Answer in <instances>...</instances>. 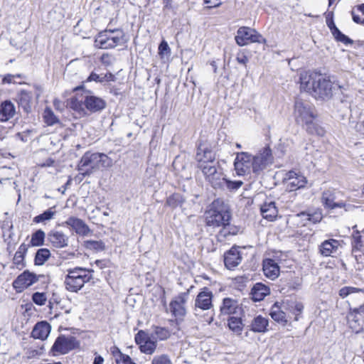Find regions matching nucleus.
<instances>
[{
    "label": "nucleus",
    "instance_id": "49",
    "mask_svg": "<svg viewBox=\"0 0 364 364\" xmlns=\"http://www.w3.org/2000/svg\"><path fill=\"white\" fill-rule=\"evenodd\" d=\"M154 333L159 340H166L170 336L168 330L163 327H156Z\"/></svg>",
    "mask_w": 364,
    "mask_h": 364
},
{
    "label": "nucleus",
    "instance_id": "55",
    "mask_svg": "<svg viewBox=\"0 0 364 364\" xmlns=\"http://www.w3.org/2000/svg\"><path fill=\"white\" fill-rule=\"evenodd\" d=\"M100 60L103 65L109 66L113 64L114 58L108 53H105L101 56Z\"/></svg>",
    "mask_w": 364,
    "mask_h": 364
},
{
    "label": "nucleus",
    "instance_id": "51",
    "mask_svg": "<svg viewBox=\"0 0 364 364\" xmlns=\"http://www.w3.org/2000/svg\"><path fill=\"white\" fill-rule=\"evenodd\" d=\"M243 184V182L241 181H230L225 178V186H226L227 188L230 191H236L238 188H240L242 185Z\"/></svg>",
    "mask_w": 364,
    "mask_h": 364
},
{
    "label": "nucleus",
    "instance_id": "32",
    "mask_svg": "<svg viewBox=\"0 0 364 364\" xmlns=\"http://www.w3.org/2000/svg\"><path fill=\"white\" fill-rule=\"evenodd\" d=\"M261 213L264 218L270 221L277 216L278 210L274 202L264 203L260 208Z\"/></svg>",
    "mask_w": 364,
    "mask_h": 364
},
{
    "label": "nucleus",
    "instance_id": "18",
    "mask_svg": "<svg viewBox=\"0 0 364 364\" xmlns=\"http://www.w3.org/2000/svg\"><path fill=\"white\" fill-rule=\"evenodd\" d=\"M47 240L52 247L62 249L68 246L69 237L62 231L52 230L47 234Z\"/></svg>",
    "mask_w": 364,
    "mask_h": 364
},
{
    "label": "nucleus",
    "instance_id": "31",
    "mask_svg": "<svg viewBox=\"0 0 364 364\" xmlns=\"http://www.w3.org/2000/svg\"><path fill=\"white\" fill-rule=\"evenodd\" d=\"M269 321L261 315L255 316L249 326L250 330L255 333H265L267 331Z\"/></svg>",
    "mask_w": 364,
    "mask_h": 364
},
{
    "label": "nucleus",
    "instance_id": "64",
    "mask_svg": "<svg viewBox=\"0 0 364 364\" xmlns=\"http://www.w3.org/2000/svg\"><path fill=\"white\" fill-rule=\"evenodd\" d=\"M104 358L101 355H96L92 364H103Z\"/></svg>",
    "mask_w": 364,
    "mask_h": 364
},
{
    "label": "nucleus",
    "instance_id": "7",
    "mask_svg": "<svg viewBox=\"0 0 364 364\" xmlns=\"http://www.w3.org/2000/svg\"><path fill=\"white\" fill-rule=\"evenodd\" d=\"M100 153L84 154L77 164V170L83 176H89L100 168Z\"/></svg>",
    "mask_w": 364,
    "mask_h": 364
},
{
    "label": "nucleus",
    "instance_id": "54",
    "mask_svg": "<svg viewBox=\"0 0 364 364\" xmlns=\"http://www.w3.org/2000/svg\"><path fill=\"white\" fill-rule=\"evenodd\" d=\"M363 235H360L359 231H356L353 235V244L356 248H359L363 246Z\"/></svg>",
    "mask_w": 364,
    "mask_h": 364
},
{
    "label": "nucleus",
    "instance_id": "6",
    "mask_svg": "<svg viewBox=\"0 0 364 364\" xmlns=\"http://www.w3.org/2000/svg\"><path fill=\"white\" fill-rule=\"evenodd\" d=\"M198 167L201 169L205 179L214 188H223L225 183V178L223 176L222 168L218 164H200Z\"/></svg>",
    "mask_w": 364,
    "mask_h": 364
},
{
    "label": "nucleus",
    "instance_id": "63",
    "mask_svg": "<svg viewBox=\"0 0 364 364\" xmlns=\"http://www.w3.org/2000/svg\"><path fill=\"white\" fill-rule=\"evenodd\" d=\"M326 24L328 26V27L329 28L331 33H333V31H334V28H338L336 27V26L335 25L334 22H333V20L332 18H326Z\"/></svg>",
    "mask_w": 364,
    "mask_h": 364
},
{
    "label": "nucleus",
    "instance_id": "45",
    "mask_svg": "<svg viewBox=\"0 0 364 364\" xmlns=\"http://www.w3.org/2000/svg\"><path fill=\"white\" fill-rule=\"evenodd\" d=\"M332 35L337 41L343 43L345 45L353 44V40L343 34L338 28H334Z\"/></svg>",
    "mask_w": 364,
    "mask_h": 364
},
{
    "label": "nucleus",
    "instance_id": "20",
    "mask_svg": "<svg viewBox=\"0 0 364 364\" xmlns=\"http://www.w3.org/2000/svg\"><path fill=\"white\" fill-rule=\"evenodd\" d=\"M66 225L70 227L75 232L80 235H87L90 229L88 225L81 219L75 217H69L64 223Z\"/></svg>",
    "mask_w": 364,
    "mask_h": 364
},
{
    "label": "nucleus",
    "instance_id": "27",
    "mask_svg": "<svg viewBox=\"0 0 364 364\" xmlns=\"http://www.w3.org/2000/svg\"><path fill=\"white\" fill-rule=\"evenodd\" d=\"M196 159L199 162V165L201 164H214L215 154L210 149L200 145L198 147Z\"/></svg>",
    "mask_w": 364,
    "mask_h": 364
},
{
    "label": "nucleus",
    "instance_id": "56",
    "mask_svg": "<svg viewBox=\"0 0 364 364\" xmlns=\"http://www.w3.org/2000/svg\"><path fill=\"white\" fill-rule=\"evenodd\" d=\"M24 258H25V255L16 252L14 259H13L14 263L15 264H16L18 266V267L19 266L23 267L24 266V264H23Z\"/></svg>",
    "mask_w": 364,
    "mask_h": 364
},
{
    "label": "nucleus",
    "instance_id": "42",
    "mask_svg": "<svg viewBox=\"0 0 364 364\" xmlns=\"http://www.w3.org/2000/svg\"><path fill=\"white\" fill-rule=\"evenodd\" d=\"M84 246L86 249L96 252L103 251L105 249V243L101 240H86L85 241Z\"/></svg>",
    "mask_w": 364,
    "mask_h": 364
},
{
    "label": "nucleus",
    "instance_id": "5",
    "mask_svg": "<svg viewBox=\"0 0 364 364\" xmlns=\"http://www.w3.org/2000/svg\"><path fill=\"white\" fill-rule=\"evenodd\" d=\"M84 267H77L68 269V274L65 277L64 285L65 289L71 292H77L92 279V274H82L85 271Z\"/></svg>",
    "mask_w": 364,
    "mask_h": 364
},
{
    "label": "nucleus",
    "instance_id": "37",
    "mask_svg": "<svg viewBox=\"0 0 364 364\" xmlns=\"http://www.w3.org/2000/svg\"><path fill=\"white\" fill-rule=\"evenodd\" d=\"M297 216L299 218H306L309 222L314 224L319 223L323 218L322 213L320 210H316L313 213L301 212L299 213Z\"/></svg>",
    "mask_w": 364,
    "mask_h": 364
},
{
    "label": "nucleus",
    "instance_id": "52",
    "mask_svg": "<svg viewBox=\"0 0 364 364\" xmlns=\"http://www.w3.org/2000/svg\"><path fill=\"white\" fill-rule=\"evenodd\" d=\"M149 336L143 331H139L135 336V341L139 345V347L144 344L147 339H149Z\"/></svg>",
    "mask_w": 364,
    "mask_h": 364
},
{
    "label": "nucleus",
    "instance_id": "10",
    "mask_svg": "<svg viewBox=\"0 0 364 364\" xmlns=\"http://www.w3.org/2000/svg\"><path fill=\"white\" fill-rule=\"evenodd\" d=\"M78 343L74 336H59L53 343L51 351L55 355L56 354H66L70 350L75 348Z\"/></svg>",
    "mask_w": 364,
    "mask_h": 364
},
{
    "label": "nucleus",
    "instance_id": "61",
    "mask_svg": "<svg viewBox=\"0 0 364 364\" xmlns=\"http://www.w3.org/2000/svg\"><path fill=\"white\" fill-rule=\"evenodd\" d=\"M236 60L238 63L246 65L249 61V59L245 55L241 54L237 56Z\"/></svg>",
    "mask_w": 364,
    "mask_h": 364
},
{
    "label": "nucleus",
    "instance_id": "46",
    "mask_svg": "<svg viewBox=\"0 0 364 364\" xmlns=\"http://www.w3.org/2000/svg\"><path fill=\"white\" fill-rule=\"evenodd\" d=\"M43 117H44L46 123L49 126L53 125L58 122V119L54 114V113L51 110V109H50L48 107H46L45 109Z\"/></svg>",
    "mask_w": 364,
    "mask_h": 364
},
{
    "label": "nucleus",
    "instance_id": "9",
    "mask_svg": "<svg viewBox=\"0 0 364 364\" xmlns=\"http://www.w3.org/2000/svg\"><path fill=\"white\" fill-rule=\"evenodd\" d=\"M235 38L236 43L240 46H246L250 43L264 41V39L256 30L246 26L238 28Z\"/></svg>",
    "mask_w": 364,
    "mask_h": 364
},
{
    "label": "nucleus",
    "instance_id": "15",
    "mask_svg": "<svg viewBox=\"0 0 364 364\" xmlns=\"http://www.w3.org/2000/svg\"><path fill=\"white\" fill-rule=\"evenodd\" d=\"M188 296V292H183L176 296L169 304L171 314L178 318H182L186 314L185 304Z\"/></svg>",
    "mask_w": 364,
    "mask_h": 364
},
{
    "label": "nucleus",
    "instance_id": "36",
    "mask_svg": "<svg viewBox=\"0 0 364 364\" xmlns=\"http://www.w3.org/2000/svg\"><path fill=\"white\" fill-rule=\"evenodd\" d=\"M55 208V206L51 207L45 210L43 213L36 215L33 218V222L36 223H40L51 220L56 213Z\"/></svg>",
    "mask_w": 364,
    "mask_h": 364
},
{
    "label": "nucleus",
    "instance_id": "38",
    "mask_svg": "<svg viewBox=\"0 0 364 364\" xmlns=\"http://www.w3.org/2000/svg\"><path fill=\"white\" fill-rule=\"evenodd\" d=\"M46 234L42 230H38L31 235L30 245L32 247H38L44 245Z\"/></svg>",
    "mask_w": 364,
    "mask_h": 364
},
{
    "label": "nucleus",
    "instance_id": "2",
    "mask_svg": "<svg viewBox=\"0 0 364 364\" xmlns=\"http://www.w3.org/2000/svg\"><path fill=\"white\" fill-rule=\"evenodd\" d=\"M294 115L296 123L306 126V131L309 133L322 134L323 130L313 123L316 114L314 107L309 102L296 99L294 103Z\"/></svg>",
    "mask_w": 364,
    "mask_h": 364
},
{
    "label": "nucleus",
    "instance_id": "50",
    "mask_svg": "<svg viewBox=\"0 0 364 364\" xmlns=\"http://www.w3.org/2000/svg\"><path fill=\"white\" fill-rule=\"evenodd\" d=\"M152 364H171V359L167 355H161L154 357Z\"/></svg>",
    "mask_w": 364,
    "mask_h": 364
},
{
    "label": "nucleus",
    "instance_id": "35",
    "mask_svg": "<svg viewBox=\"0 0 364 364\" xmlns=\"http://www.w3.org/2000/svg\"><path fill=\"white\" fill-rule=\"evenodd\" d=\"M355 294H358L362 297H364V290L362 289L353 287H344L339 290V296L343 299L350 296V299H353Z\"/></svg>",
    "mask_w": 364,
    "mask_h": 364
},
{
    "label": "nucleus",
    "instance_id": "29",
    "mask_svg": "<svg viewBox=\"0 0 364 364\" xmlns=\"http://www.w3.org/2000/svg\"><path fill=\"white\" fill-rule=\"evenodd\" d=\"M269 294V287L260 282L256 283L251 290L252 298L255 301L263 300Z\"/></svg>",
    "mask_w": 364,
    "mask_h": 364
},
{
    "label": "nucleus",
    "instance_id": "48",
    "mask_svg": "<svg viewBox=\"0 0 364 364\" xmlns=\"http://www.w3.org/2000/svg\"><path fill=\"white\" fill-rule=\"evenodd\" d=\"M32 301L38 306H43L47 301L46 294L44 292H35L32 295Z\"/></svg>",
    "mask_w": 364,
    "mask_h": 364
},
{
    "label": "nucleus",
    "instance_id": "47",
    "mask_svg": "<svg viewBox=\"0 0 364 364\" xmlns=\"http://www.w3.org/2000/svg\"><path fill=\"white\" fill-rule=\"evenodd\" d=\"M171 54V49L167 42L163 40L159 46V55L161 58H168Z\"/></svg>",
    "mask_w": 364,
    "mask_h": 364
},
{
    "label": "nucleus",
    "instance_id": "58",
    "mask_svg": "<svg viewBox=\"0 0 364 364\" xmlns=\"http://www.w3.org/2000/svg\"><path fill=\"white\" fill-rule=\"evenodd\" d=\"M16 77L21 78L22 75L21 74H16V75H11V74H7L5 75L2 80L3 84H10L14 82V79Z\"/></svg>",
    "mask_w": 364,
    "mask_h": 364
},
{
    "label": "nucleus",
    "instance_id": "3",
    "mask_svg": "<svg viewBox=\"0 0 364 364\" xmlns=\"http://www.w3.org/2000/svg\"><path fill=\"white\" fill-rule=\"evenodd\" d=\"M205 215L206 225L212 227L223 228L231 218L229 206L220 198L213 200Z\"/></svg>",
    "mask_w": 364,
    "mask_h": 364
},
{
    "label": "nucleus",
    "instance_id": "1",
    "mask_svg": "<svg viewBox=\"0 0 364 364\" xmlns=\"http://www.w3.org/2000/svg\"><path fill=\"white\" fill-rule=\"evenodd\" d=\"M300 88L316 99L327 100L333 96L336 86L328 77L314 72H304L300 74Z\"/></svg>",
    "mask_w": 364,
    "mask_h": 364
},
{
    "label": "nucleus",
    "instance_id": "34",
    "mask_svg": "<svg viewBox=\"0 0 364 364\" xmlns=\"http://www.w3.org/2000/svg\"><path fill=\"white\" fill-rule=\"evenodd\" d=\"M239 228L235 225H231L230 224V221L228 222V225H225L222 229L219 231L217 235L218 239L219 240H222L224 238H226L230 235H235L239 232Z\"/></svg>",
    "mask_w": 364,
    "mask_h": 364
},
{
    "label": "nucleus",
    "instance_id": "59",
    "mask_svg": "<svg viewBox=\"0 0 364 364\" xmlns=\"http://www.w3.org/2000/svg\"><path fill=\"white\" fill-rule=\"evenodd\" d=\"M82 100H78L77 97H73L70 100V107L75 110H79L82 107Z\"/></svg>",
    "mask_w": 364,
    "mask_h": 364
},
{
    "label": "nucleus",
    "instance_id": "19",
    "mask_svg": "<svg viewBox=\"0 0 364 364\" xmlns=\"http://www.w3.org/2000/svg\"><path fill=\"white\" fill-rule=\"evenodd\" d=\"M83 104L91 112H96L102 110L106 106V102L97 96L87 94L84 96Z\"/></svg>",
    "mask_w": 364,
    "mask_h": 364
},
{
    "label": "nucleus",
    "instance_id": "8",
    "mask_svg": "<svg viewBox=\"0 0 364 364\" xmlns=\"http://www.w3.org/2000/svg\"><path fill=\"white\" fill-rule=\"evenodd\" d=\"M350 328L355 333H364V304L350 309L347 315Z\"/></svg>",
    "mask_w": 364,
    "mask_h": 364
},
{
    "label": "nucleus",
    "instance_id": "53",
    "mask_svg": "<svg viewBox=\"0 0 364 364\" xmlns=\"http://www.w3.org/2000/svg\"><path fill=\"white\" fill-rule=\"evenodd\" d=\"M100 167L104 168L111 167L112 166V160L105 154H100Z\"/></svg>",
    "mask_w": 364,
    "mask_h": 364
},
{
    "label": "nucleus",
    "instance_id": "57",
    "mask_svg": "<svg viewBox=\"0 0 364 364\" xmlns=\"http://www.w3.org/2000/svg\"><path fill=\"white\" fill-rule=\"evenodd\" d=\"M132 363L129 355L119 353V358L117 359V364H131Z\"/></svg>",
    "mask_w": 364,
    "mask_h": 364
},
{
    "label": "nucleus",
    "instance_id": "25",
    "mask_svg": "<svg viewBox=\"0 0 364 364\" xmlns=\"http://www.w3.org/2000/svg\"><path fill=\"white\" fill-rule=\"evenodd\" d=\"M16 107L11 100H4L0 104V121L7 122L16 114Z\"/></svg>",
    "mask_w": 364,
    "mask_h": 364
},
{
    "label": "nucleus",
    "instance_id": "28",
    "mask_svg": "<svg viewBox=\"0 0 364 364\" xmlns=\"http://www.w3.org/2000/svg\"><path fill=\"white\" fill-rule=\"evenodd\" d=\"M340 243L334 239H329L323 241L319 247V252L323 257L333 256L337 252Z\"/></svg>",
    "mask_w": 364,
    "mask_h": 364
},
{
    "label": "nucleus",
    "instance_id": "21",
    "mask_svg": "<svg viewBox=\"0 0 364 364\" xmlns=\"http://www.w3.org/2000/svg\"><path fill=\"white\" fill-rule=\"evenodd\" d=\"M242 262L241 253L238 247H232L230 250L225 253L224 255V263L225 267L231 269Z\"/></svg>",
    "mask_w": 364,
    "mask_h": 364
},
{
    "label": "nucleus",
    "instance_id": "4",
    "mask_svg": "<svg viewBox=\"0 0 364 364\" xmlns=\"http://www.w3.org/2000/svg\"><path fill=\"white\" fill-rule=\"evenodd\" d=\"M127 42L123 31L109 30L100 32L95 40V46L100 49H110Z\"/></svg>",
    "mask_w": 364,
    "mask_h": 364
},
{
    "label": "nucleus",
    "instance_id": "17",
    "mask_svg": "<svg viewBox=\"0 0 364 364\" xmlns=\"http://www.w3.org/2000/svg\"><path fill=\"white\" fill-rule=\"evenodd\" d=\"M287 310L288 306L286 302L277 301L272 306L269 315L274 321L284 326L289 321L285 312Z\"/></svg>",
    "mask_w": 364,
    "mask_h": 364
},
{
    "label": "nucleus",
    "instance_id": "41",
    "mask_svg": "<svg viewBox=\"0 0 364 364\" xmlns=\"http://www.w3.org/2000/svg\"><path fill=\"white\" fill-rule=\"evenodd\" d=\"M156 348V341L151 337L140 346V350L146 354L151 355L154 353Z\"/></svg>",
    "mask_w": 364,
    "mask_h": 364
},
{
    "label": "nucleus",
    "instance_id": "16",
    "mask_svg": "<svg viewBox=\"0 0 364 364\" xmlns=\"http://www.w3.org/2000/svg\"><path fill=\"white\" fill-rule=\"evenodd\" d=\"M213 292L208 287H203L200 289L195 299V311L198 309L201 310H209L213 305Z\"/></svg>",
    "mask_w": 364,
    "mask_h": 364
},
{
    "label": "nucleus",
    "instance_id": "22",
    "mask_svg": "<svg viewBox=\"0 0 364 364\" xmlns=\"http://www.w3.org/2000/svg\"><path fill=\"white\" fill-rule=\"evenodd\" d=\"M262 269L265 277L272 280L277 279L280 272L278 264L274 259L269 258L263 260Z\"/></svg>",
    "mask_w": 364,
    "mask_h": 364
},
{
    "label": "nucleus",
    "instance_id": "11",
    "mask_svg": "<svg viewBox=\"0 0 364 364\" xmlns=\"http://www.w3.org/2000/svg\"><path fill=\"white\" fill-rule=\"evenodd\" d=\"M272 162L273 156L271 149L269 146L263 148L257 155L252 156L253 173H259Z\"/></svg>",
    "mask_w": 364,
    "mask_h": 364
},
{
    "label": "nucleus",
    "instance_id": "44",
    "mask_svg": "<svg viewBox=\"0 0 364 364\" xmlns=\"http://www.w3.org/2000/svg\"><path fill=\"white\" fill-rule=\"evenodd\" d=\"M288 306V310L291 311L294 314H295V321H298V315H299L303 311L304 306L300 302H286Z\"/></svg>",
    "mask_w": 364,
    "mask_h": 364
},
{
    "label": "nucleus",
    "instance_id": "24",
    "mask_svg": "<svg viewBox=\"0 0 364 364\" xmlns=\"http://www.w3.org/2000/svg\"><path fill=\"white\" fill-rule=\"evenodd\" d=\"M241 310L238 301L235 299L227 297L224 298L220 307V315L237 314Z\"/></svg>",
    "mask_w": 364,
    "mask_h": 364
},
{
    "label": "nucleus",
    "instance_id": "62",
    "mask_svg": "<svg viewBox=\"0 0 364 364\" xmlns=\"http://www.w3.org/2000/svg\"><path fill=\"white\" fill-rule=\"evenodd\" d=\"M28 245H26L25 243H22L18 250L16 251L18 253H20L21 255H26L27 251H28Z\"/></svg>",
    "mask_w": 364,
    "mask_h": 364
},
{
    "label": "nucleus",
    "instance_id": "43",
    "mask_svg": "<svg viewBox=\"0 0 364 364\" xmlns=\"http://www.w3.org/2000/svg\"><path fill=\"white\" fill-rule=\"evenodd\" d=\"M113 77L112 73L106 75H98L94 72H92L87 79V82L95 81L97 82H103L105 81H109Z\"/></svg>",
    "mask_w": 364,
    "mask_h": 364
},
{
    "label": "nucleus",
    "instance_id": "30",
    "mask_svg": "<svg viewBox=\"0 0 364 364\" xmlns=\"http://www.w3.org/2000/svg\"><path fill=\"white\" fill-rule=\"evenodd\" d=\"M32 93L25 90H21L16 95V100L23 111L28 113L31 109Z\"/></svg>",
    "mask_w": 364,
    "mask_h": 364
},
{
    "label": "nucleus",
    "instance_id": "40",
    "mask_svg": "<svg viewBox=\"0 0 364 364\" xmlns=\"http://www.w3.org/2000/svg\"><path fill=\"white\" fill-rule=\"evenodd\" d=\"M184 201L185 199L180 193H173L167 198L166 205L172 208H176L178 206H181Z\"/></svg>",
    "mask_w": 364,
    "mask_h": 364
},
{
    "label": "nucleus",
    "instance_id": "33",
    "mask_svg": "<svg viewBox=\"0 0 364 364\" xmlns=\"http://www.w3.org/2000/svg\"><path fill=\"white\" fill-rule=\"evenodd\" d=\"M50 256V252L48 248H41L36 252L34 264L38 266H41L48 260Z\"/></svg>",
    "mask_w": 364,
    "mask_h": 364
},
{
    "label": "nucleus",
    "instance_id": "12",
    "mask_svg": "<svg viewBox=\"0 0 364 364\" xmlns=\"http://www.w3.org/2000/svg\"><path fill=\"white\" fill-rule=\"evenodd\" d=\"M234 166L237 176H245L253 171L252 156L247 152L238 153L234 161Z\"/></svg>",
    "mask_w": 364,
    "mask_h": 364
},
{
    "label": "nucleus",
    "instance_id": "39",
    "mask_svg": "<svg viewBox=\"0 0 364 364\" xmlns=\"http://www.w3.org/2000/svg\"><path fill=\"white\" fill-rule=\"evenodd\" d=\"M228 326L230 329L236 334H241L242 331V323L240 318L236 316L230 317L228 319Z\"/></svg>",
    "mask_w": 364,
    "mask_h": 364
},
{
    "label": "nucleus",
    "instance_id": "14",
    "mask_svg": "<svg viewBox=\"0 0 364 364\" xmlns=\"http://www.w3.org/2000/svg\"><path fill=\"white\" fill-rule=\"evenodd\" d=\"M40 277L41 275L38 276L28 270H25L13 282V287L16 291L21 292L37 282Z\"/></svg>",
    "mask_w": 364,
    "mask_h": 364
},
{
    "label": "nucleus",
    "instance_id": "26",
    "mask_svg": "<svg viewBox=\"0 0 364 364\" xmlns=\"http://www.w3.org/2000/svg\"><path fill=\"white\" fill-rule=\"evenodd\" d=\"M51 326L47 321H41L34 326L31 336L33 338L43 341L48 338Z\"/></svg>",
    "mask_w": 364,
    "mask_h": 364
},
{
    "label": "nucleus",
    "instance_id": "60",
    "mask_svg": "<svg viewBox=\"0 0 364 364\" xmlns=\"http://www.w3.org/2000/svg\"><path fill=\"white\" fill-rule=\"evenodd\" d=\"M351 15H352V18L355 23L361 24V25H364V18L361 19L360 18V16L355 14V11L354 9L351 11Z\"/></svg>",
    "mask_w": 364,
    "mask_h": 364
},
{
    "label": "nucleus",
    "instance_id": "23",
    "mask_svg": "<svg viewBox=\"0 0 364 364\" xmlns=\"http://www.w3.org/2000/svg\"><path fill=\"white\" fill-rule=\"evenodd\" d=\"M336 198L335 191L326 190L322 193L321 202L325 208L329 209L346 207V203L344 202H335Z\"/></svg>",
    "mask_w": 364,
    "mask_h": 364
},
{
    "label": "nucleus",
    "instance_id": "13",
    "mask_svg": "<svg viewBox=\"0 0 364 364\" xmlns=\"http://www.w3.org/2000/svg\"><path fill=\"white\" fill-rule=\"evenodd\" d=\"M284 182L289 191H294L304 188L308 181L300 172L289 171L285 175Z\"/></svg>",
    "mask_w": 364,
    "mask_h": 364
}]
</instances>
